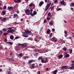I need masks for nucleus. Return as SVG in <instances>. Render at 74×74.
Returning a JSON list of instances; mask_svg holds the SVG:
<instances>
[{"label":"nucleus","mask_w":74,"mask_h":74,"mask_svg":"<svg viewBox=\"0 0 74 74\" xmlns=\"http://www.w3.org/2000/svg\"><path fill=\"white\" fill-rule=\"evenodd\" d=\"M8 29L10 30H8L7 31L8 33H10L12 34L13 32H15V30L12 29V28L11 27H9L8 28Z\"/></svg>","instance_id":"f257e3e1"},{"label":"nucleus","mask_w":74,"mask_h":74,"mask_svg":"<svg viewBox=\"0 0 74 74\" xmlns=\"http://www.w3.org/2000/svg\"><path fill=\"white\" fill-rule=\"evenodd\" d=\"M51 2L47 4L45 7V11H47L48 10V9L49 8V7L50 6V5H51Z\"/></svg>","instance_id":"f03ea898"},{"label":"nucleus","mask_w":74,"mask_h":74,"mask_svg":"<svg viewBox=\"0 0 74 74\" xmlns=\"http://www.w3.org/2000/svg\"><path fill=\"white\" fill-rule=\"evenodd\" d=\"M25 11L26 14H27V15H30V13H28L30 12V10H29V9H26Z\"/></svg>","instance_id":"7ed1b4c3"},{"label":"nucleus","mask_w":74,"mask_h":74,"mask_svg":"<svg viewBox=\"0 0 74 74\" xmlns=\"http://www.w3.org/2000/svg\"><path fill=\"white\" fill-rule=\"evenodd\" d=\"M16 18V19H18V15L16 14H14L13 15V18Z\"/></svg>","instance_id":"20e7f679"},{"label":"nucleus","mask_w":74,"mask_h":74,"mask_svg":"<svg viewBox=\"0 0 74 74\" xmlns=\"http://www.w3.org/2000/svg\"><path fill=\"white\" fill-rule=\"evenodd\" d=\"M62 69H69V67L68 66H62Z\"/></svg>","instance_id":"39448f33"},{"label":"nucleus","mask_w":74,"mask_h":74,"mask_svg":"<svg viewBox=\"0 0 74 74\" xmlns=\"http://www.w3.org/2000/svg\"><path fill=\"white\" fill-rule=\"evenodd\" d=\"M35 61V60H31L28 61V63H29V64H30V63H32V62H34Z\"/></svg>","instance_id":"423d86ee"},{"label":"nucleus","mask_w":74,"mask_h":74,"mask_svg":"<svg viewBox=\"0 0 74 74\" xmlns=\"http://www.w3.org/2000/svg\"><path fill=\"white\" fill-rule=\"evenodd\" d=\"M37 12H36V11H34V12H33V14H32V15H33L34 16V15H36V14H37Z\"/></svg>","instance_id":"0eeeda50"},{"label":"nucleus","mask_w":74,"mask_h":74,"mask_svg":"<svg viewBox=\"0 0 74 74\" xmlns=\"http://www.w3.org/2000/svg\"><path fill=\"white\" fill-rule=\"evenodd\" d=\"M58 70L57 69H56L55 70L53 71V74H56L57 72H58Z\"/></svg>","instance_id":"6e6552de"},{"label":"nucleus","mask_w":74,"mask_h":74,"mask_svg":"<svg viewBox=\"0 0 74 74\" xmlns=\"http://www.w3.org/2000/svg\"><path fill=\"white\" fill-rule=\"evenodd\" d=\"M8 8L9 9V10H13V8L12 7H8Z\"/></svg>","instance_id":"1a4fd4ad"},{"label":"nucleus","mask_w":74,"mask_h":74,"mask_svg":"<svg viewBox=\"0 0 74 74\" xmlns=\"http://www.w3.org/2000/svg\"><path fill=\"white\" fill-rule=\"evenodd\" d=\"M35 65V64H32L31 67V69H34L35 67V66H34Z\"/></svg>","instance_id":"9d476101"},{"label":"nucleus","mask_w":74,"mask_h":74,"mask_svg":"<svg viewBox=\"0 0 74 74\" xmlns=\"http://www.w3.org/2000/svg\"><path fill=\"white\" fill-rule=\"evenodd\" d=\"M25 33H32L31 31H29L27 30H25Z\"/></svg>","instance_id":"9b49d317"},{"label":"nucleus","mask_w":74,"mask_h":74,"mask_svg":"<svg viewBox=\"0 0 74 74\" xmlns=\"http://www.w3.org/2000/svg\"><path fill=\"white\" fill-rule=\"evenodd\" d=\"M60 3L61 4H62V5H63L64 4V1L62 0L60 2Z\"/></svg>","instance_id":"f8f14e48"},{"label":"nucleus","mask_w":74,"mask_h":74,"mask_svg":"<svg viewBox=\"0 0 74 74\" xmlns=\"http://www.w3.org/2000/svg\"><path fill=\"white\" fill-rule=\"evenodd\" d=\"M49 24L52 26L53 25V22L52 21H50V23H49Z\"/></svg>","instance_id":"ddd939ff"},{"label":"nucleus","mask_w":74,"mask_h":74,"mask_svg":"<svg viewBox=\"0 0 74 74\" xmlns=\"http://www.w3.org/2000/svg\"><path fill=\"white\" fill-rule=\"evenodd\" d=\"M43 4H44V2L42 1H41L39 3V5H42Z\"/></svg>","instance_id":"4468645a"},{"label":"nucleus","mask_w":74,"mask_h":74,"mask_svg":"<svg viewBox=\"0 0 74 74\" xmlns=\"http://www.w3.org/2000/svg\"><path fill=\"white\" fill-rule=\"evenodd\" d=\"M47 34H49L51 33V30L49 29H47Z\"/></svg>","instance_id":"2eb2a0df"},{"label":"nucleus","mask_w":74,"mask_h":74,"mask_svg":"<svg viewBox=\"0 0 74 74\" xmlns=\"http://www.w3.org/2000/svg\"><path fill=\"white\" fill-rule=\"evenodd\" d=\"M14 37L13 35H11L10 36V39H11V40H13L14 39Z\"/></svg>","instance_id":"dca6fc26"},{"label":"nucleus","mask_w":74,"mask_h":74,"mask_svg":"<svg viewBox=\"0 0 74 74\" xmlns=\"http://www.w3.org/2000/svg\"><path fill=\"white\" fill-rule=\"evenodd\" d=\"M5 14V11L3 10L2 11V15H4Z\"/></svg>","instance_id":"f3484780"},{"label":"nucleus","mask_w":74,"mask_h":74,"mask_svg":"<svg viewBox=\"0 0 74 74\" xmlns=\"http://www.w3.org/2000/svg\"><path fill=\"white\" fill-rule=\"evenodd\" d=\"M27 46V45L26 44H23L22 45V46L23 47V48H25V47H26V46Z\"/></svg>","instance_id":"a211bd4d"},{"label":"nucleus","mask_w":74,"mask_h":74,"mask_svg":"<svg viewBox=\"0 0 74 74\" xmlns=\"http://www.w3.org/2000/svg\"><path fill=\"white\" fill-rule=\"evenodd\" d=\"M69 69H70V70H72L73 69H74V66H73L71 67H70V68H69Z\"/></svg>","instance_id":"6ab92c4d"},{"label":"nucleus","mask_w":74,"mask_h":74,"mask_svg":"<svg viewBox=\"0 0 74 74\" xmlns=\"http://www.w3.org/2000/svg\"><path fill=\"white\" fill-rule=\"evenodd\" d=\"M70 56V55L69 54H66L65 56V58H69Z\"/></svg>","instance_id":"aec40b11"},{"label":"nucleus","mask_w":74,"mask_h":74,"mask_svg":"<svg viewBox=\"0 0 74 74\" xmlns=\"http://www.w3.org/2000/svg\"><path fill=\"white\" fill-rule=\"evenodd\" d=\"M42 59L43 58H42V56L39 57L38 58V60H39Z\"/></svg>","instance_id":"412c9836"},{"label":"nucleus","mask_w":74,"mask_h":74,"mask_svg":"<svg viewBox=\"0 0 74 74\" xmlns=\"http://www.w3.org/2000/svg\"><path fill=\"white\" fill-rule=\"evenodd\" d=\"M59 58H63V55L61 54L59 56Z\"/></svg>","instance_id":"4be33fe9"},{"label":"nucleus","mask_w":74,"mask_h":74,"mask_svg":"<svg viewBox=\"0 0 74 74\" xmlns=\"http://www.w3.org/2000/svg\"><path fill=\"white\" fill-rule=\"evenodd\" d=\"M3 22H5V21L6 19H7V18H3Z\"/></svg>","instance_id":"5701e85b"},{"label":"nucleus","mask_w":74,"mask_h":74,"mask_svg":"<svg viewBox=\"0 0 74 74\" xmlns=\"http://www.w3.org/2000/svg\"><path fill=\"white\" fill-rule=\"evenodd\" d=\"M48 61V59H47V58H46V60H45L44 62V63H47V61Z\"/></svg>","instance_id":"b1692460"},{"label":"nucleus","mask_w":74,"mask_h":74,"mask_svg":"<svg viewBox=\"0 0 74 74\" xmlns=\"http://www.w3.org/2000/svg\"><path fill=\"white\" fill-rule=\"evenodd\" d=\"M63 49L64 51H67V48L66 47H64L63 48Z\"/></svg>","instance_id":"393cba45"},{"label":"nucleus","mask_w":74,"mask_h":74,"mask_svg":"<svg viewBox=\"0 0 74 74\" xmlns=\"http://www.w3.org/2000/svg\"><path fill=\"white\" fill-rule=\"evenodd\" d=\"M54 6H52L51 7V10H53V9H54Z\"/></svg>","instance_id":"a878e982"},{"label":"nucleus","mask_w":74,"mask_h":74,"mask_svg":"<svg viewBox=\"0 0 74 74\" xmlns=\"http://www.w3.org/2000/svg\"><path fill=\"white\" fill-rule=\"evenodd\" d=\"M47 21H49V20H50V19H51V18H49L48 16H47Z\"/></svg>","instance_id":"bb28decb"},{"label":"nucleus","mask_w":74,"mask_h":74,"mask_svg":"<svg viewBox=\"0 0 74 74\" xmlns=\"http://www.w3.org/2000/svg\"><path fill=\"white\" fill-rule=\"evenodd\" d=\"M52 41H53L54 42L55 41V38H52Z\"/></svg>","instance_id":"cd10ccee"},{"label":"nucleus","mask_w":74,"mask_h":74,"mask_svg":"<svg viewBox=\"0 0 74 74\" xmlns=\"http://www.w3.org/2000/svg\"><path fill=\"white\" fill-rule=\"evenodd\" d=\"M3 32H5L6 31H7V29H5V28H3Z\"/></svg>","instance_id":"c85d7f7f"},{"label":"nucleus","mask_w":74,"mask_h":74,"mask_svg":"<svg viewBox=\"0 0 74 74\" xmlns=\"http://www.w3.org/2000/svg\"><path fill=\"white\" fill-rule=\"evenodd\" d=\"M41 61L42 62V63H44V59H43V58L41 60Z\"/></svg>","instance_id":"c756f323"},{"label":"nucleus","mask_w":74,"mask_h":74,"mask_svg":"<svg viewBox=\"0 0 74 74\" xmlns=\"http://www.w3.org/2000/svg\"><path fill=\"white\" fill-rule=\"evenodd\" d=\"M19 56H20V57H22V56H23V55H22V53H20L19 54Z\"/></svg>","instance_id":"7c9ffc66"},{"label":"nucleus","mask_w":74,"mask_h":74,"mask_svg":"<svg viewBox=\"0 0 74 74\" xmlns=\"http://www.w3.org/2000/svg\"><path fill=\"white\" fill-rule=\"evenodd\" d=\"M3 31L1 30L0 31V35L2 34H3Z\"/></svg>","instance_id":"2f4dec72"},{"label":"nucleus","mask_w":74,"mask_h":74,"mask_svg":"<svg viewBox=\"0 0 74 74\" xmlns=\"http://www.w3.org/2000/svg\"><path fill=\"white\" fill-rule=\"evenodd\" d=\"M9 61H14V60L11 58H9Z\"/></svg>","instance_id":"473e14b6"},{"label":"nucleus","mask_w":74,"mask_h":74,"mask_svg":"<svg viewBox=\"0 0 74 74\" xmlns=\"http://www.w3.org/2000/svg\"><path fill=\"white\" fill-rule=\"evenodd\" d=\"M7 34H8V33H3V35H4L5 36H6V35H7Z\"/></svg>","instance_id":"72a5a7b5"},{"label":"nucleus","mask_w":74,"mask_h":74,"mask_svg":"<svg viewBox=\"0 0 74 74\" xmlns=\"http://www.w3.org/2000/svg\"><path fill=\"white\" fill-rule=\"evenodd\" d=\"M6 74H11V73L10 72H8L6 73Z\"/></svg>","instance_id":"f704fd0d"},{"label":"nucleus","mask_w":74,"mask_h":74,"mask_svg":"<svg viewBox=\"0 0 74 74\" xmlns=\"http://www.w3.org/2000/svg\"><path fill=\"white\" fill-rule=\"evenodd\" d=\"M51 13L50 12H49L48 13V16H50V15H51Z\"/></svg>","instance_id":"c9c22d12"},{"label":"nucleus","mask_w":74,"mask_h":74,"mask_svg":"<svg viewBox=\"0 0 74 74\" xmlns=\"http://www.w3.org/2000/svg\"><path fill=\"white\" fill-rule=\"evenodd\" d=\"M6 8H7V6H4L3 7V9H6Z\"/></svg>","instance_id":"e433bc0d"},{"label":"nucleus","mask_w":74,"mask_h":74,"mask_svg":"<svg viewBox=\"0 0 74 74\" xmlns=\"http://www.w3.org/2000/svg\"><path fill=\"white\" fill-rule=\"evenodd\" d=\"M22 45V44H21V43H18V46H21V45Z\"/></svg>","instance_id":"4c0bfd02"},{"label":"nucleus","mask_w":74,"mask_h":74,"mask_svg":"<svg viewBox=\"0 0 74 74\" xmlns=\"http://www.w3.org/2000/svg\"><path fill=\"white\" fill-rule=\"evenodd\" d=\"M54 3H58V0H55L54 1Z\"/></svg>","instance_id":"58836bf2"},{"label":"nucleus","mask_w":74,"mask_h":74,"mask_svg":"<svg viewBox=\"0 0 74 74\" xmlns=\"http://www.w3.org/2000/svg\"><path fill=\"white\" fill-rule=\"evenodd\" d=\"M33 5V4L30 3L29 4V7H31V6H32V5Z\"/></svg>","instance_id":"ea45409f"},{"label":"nucleus","mask_w":74,"mask_h":74,"mask_svg":"<svg viewBox=\"0 0 74 74\" xmlns=\"http://www.w3.org/2000/svg\"><path fill=\"white\" fill-rule=\"evenodd\" d=\"M47 20H46V19H45L44 20V22L45 23H46V22H47Z\"/></svg>","instance_id":"a19ab883"},{"label":"nucleus","mask_w":74,"mask_h":74,"mask_svg":"<svg viewBox=\"0 0 74 74\" xmlns=\"http://www.w3.org/2000/svg\"><path fill=\"white\" fill-rule=\"evenodd\" d=\"M30 15L31 16H33V15H32V14H33V13H32V12H31L30 13Z\"/></svg>","instance_id":"79ce46f5"},{"label":"nucleus","mask_w":74,"mask_h":74,"mask_svg":"<svg viewBox=\"0 0 74 74\" xmlns=\"http://www.w3.org/2000/svg\"><path fill=\"white\" fill-rule=\"evenodd\" d=\"M18 38H19L18 36H17L15 38V39H18Z\"/></svg>","instance_id":"37998d69"},{"label":"nucleus","mask_w":74,"mask_h":74,"mask_svg":"<svg viewBox=\"0 0 74 74\" xmlns=\"http://www.w3.org/2000/svg\"><path fill=\"white\" fill-rule=\"evenodd\" d=\"M71 5H73V6H74V3H73L72 2L71 3Z\"/></svg>","instance_id":"c03bdc74"},{"label":"nucleus","mask_w":74,"mask_h":74,"mask_svg":"<svg viewBox=\"0 0 74 74\" xmlns=\"http://www.w3.org/2000/svg\"><path fill=\"white\" fill-rule=\"evenodd\" d=\"M72 52H73V50L72 49L70 50V52H71V53H72Z\"/></svg>","instance_id":"a18cd8bd"},{"label":"nucleus","mask_w":74,"mask_h":74,"mask_svg":"<svg viewBox=\"0 0 74 74\" xmlns=\"http://www.w3.org/2000/svg\"><path fill=\"white\" fill-rule=\"evenodd\" d=\"M35 51H39V50L37 49H35Z\"/></svg>","instance_id":"49530a36"},{"label":"nucleus","mask_w":74,"mask_h":74,"mask_svg":"<svg viewBox=\"0 0 74 74\" xmlns=\"http://www.w3.org/2000/svg\"><path fill=\"white\" fill-rule=\"evenodd\" d=\"M23 59H26V56L23 57Z\"/></svg>","instance_id":"de8ad7c7"},{"label":"nucleus","mask_w":74,"mask_h":74,"mask_svg":"<svg viewBox=\"0 0 74 74\" xmlns=\"http://www.w3.org/2000/svg\"><path fill=\"white\" fill-rule=\"evenodd\" d=\"M71 10H72V11H73V10H74V8H71Z\"/></svg>","instance_id":"09e8293b"},{"label":"nucleus","mask_w":74,"mask_h":74,"mask_svg":"<svg viewBox=\"0 0 74 74\" xmlns=\"http://www.w3.org/2000/svg\"><path fill=\"white\" fill-rule=\"evenodd\" d=\"M21 0H17V3L18 2H21Z\"/></svg>","instance_id":"8fccbe9b"},{"label":"nucleus","mask_w":74,"mask_h":74,"mask_svg":"<svg viewBox=\"0 0 74 74\" xmlns=\"http://www.w3.org/2000/svg\"><path fill=\"white\" fill-rule=\"evenodd\" d=\"M14 1L15 3H18L17 1H16V0H14Z\"/></svg>","instance_id":"3c124183"},{"label":"nucleus","mask_w":74,"mask_h":74,"mask_svg":"<svg viewBox=\"0 0 74 74\" xmlns=\"http://www.w3.org/2000/svg\"><path fill=\"white\" fill-rule=\"evenodd\" d=\"M14 1L15 3H18L17 1H16V0H14Z\"/></svg>","instance_id":"603ef678"},{"label":"nucleus","mask_w":74,"mask_h":74,"mask_svg":"<svg viewBox=\"0 0 74 74\" xmlns=\"http://www.w3.org/2000/svg\"><path fill=\"white\" fill-rule=\"evenodd\" d=\"M71 65V66H73L74 65V63L72 64Z\"/></svg>","instance_id":"864d4df0"},{"label":"nucleus","mask_w":74,"mask_h":74,"mask_svg":"<svg viewBox=\"0 0 74 74\" xmlns=\"http://www.w3.org/2000/svg\"><path fill=\"white\" fill-rule=\"evenodd\" d=\"M61 10V8H59L57 9V11H59L60 10Z\"/></svg>","instance_id":"5fc2aeb1"},{"label":"nucleus","mask_w":74,"mask_h":74,"mask_svg":"<svg viewBox=\"0 0 74 74\" xmlns=\"http://www.w3.org/2000/svg\"><path fill=\"white\" fill-rule=\"evenodd\" d=\"M29 37V36H28L25 35V36L24 37Z\"/></svg>","instance_id":"6e6d98bb"},{"label":"nucleus","mask_w":74,"mask_h":74,"mask_svg":"<svg viewBox=\"0 0 74 74\" xmlns=\"http://www.w3.org/2000/svg\"><path fill=\"white\" fill-rule=\"evenodd\" d=\"M46 70L47 71H49V69H48V68H46Z\"/></svg>","instance_id":"4d7b16f0"},{"label":"nucleus","mask_w":74,"mask_h":74,"mask_svg":"<svg viewBox=\"0 0 74 74\" xmlns=\"http://www.w3.org/2000/svg\"><path fill=\"white\" fill-rule=\"evenodd\" d=\"M9 44H10V45H12V43L10 42Z\"/></svg>","instance_id":"13d9d810"},{"label":"nucleus","mask_w":74,"mask_h":74,"mask_svg":"<svg viewBox=\"0 0 74 74\" xmlns=\"http://www.w3.org/2000/svg\"><path fill=\"white\" fill-rule=\"evenodd\" d=\"M64 33H65V34H67V31H64Z\"/></svg>","instance_id":"bf43d9fd"},{"label":"nucleus","mask_w":74,"mask_h":74,"mask_svg":"<svg viewBox=\"0 0 74 74\" xmlns=\"http://www.w3.org/2000/svg\"><path fill=\"white\" fill-rule=\"evenodd\" d=\"M63 5H64V6H66V4L64 3Z\"/></svg>","instance_id":"052dcab7"},{"label":"nucleus","mask_w":74,"mask_h":74,"mask_svg":"<svg viewBox=\"0 0 74 74\" xmlns=\"http://www.w3.org/2000/svg\"><path fill=\"white\" fill-rule=\"evenodd\" d=\"M52 31H53V32H55V29H52Z\"/></svg>","instance_id":"680f3d73"},{"label":"nucleus","mask_w":74,"mask_h":74,"mask_svg":"<svg viewBox=\"0 0 74 74\" xmlns=\"http://www.w3.org/2000/svg\"><path fill=\"white\" fill-rule=\"evenodd\" d=\"M38 74H40V71H38Z\"/></svg>","instance_id":"e2e57ef3"},{"label":"nucleus","mask_w":74,"mask_h":74,"mask_svg":"<svg viewBox=\"0 0 74 74\" xmlns=\"http://www.w3.org/2000/svg\"><path fill=\"white\" fill-rule=\"evenodd\" d=\"M7 60H10V58H7Z\"/></svg>","instance_id":"0e129e2a"},{"label":"nucleus","mask_w":74,"mask_h":74,"mask_svg":"<svg viewBox=\"0 0 74 74\" xmlns=\"http://www.w3.org/2000/svg\"><path fill=\"white\" fill-rule=\"evenodd\" d=\"M17 13H18H18H19V12L18 11V10H17Z\"/></svg>","instance_id":"69168bd1"},{"label":"nucleus","mask_w":74,"mask_h":74,"mask_svg":"<svg viewBox=\"0 0 74 74\" xmlns=\"http://www.w3.org/2000/svg\"><path fill=\"white\" fill-rule=\"evenodd\" d=\"M54 42H57V40L55 39Z\"/></svg>","instance_id":"338daca9"},{"label":"nucleus","mask_w":74,"mask_h":74,"mask_svg":"<svg viewBox=\"0 0 74 74\" xmlns=\"http://www.w3.org/2000/svg\"><path fill=\"white\" fill-rule=\"evenodd\" d=\"M4 40L5 41H7V39H5Z\"/></svg>","instance_id":"774afa93"}]
</instances>
